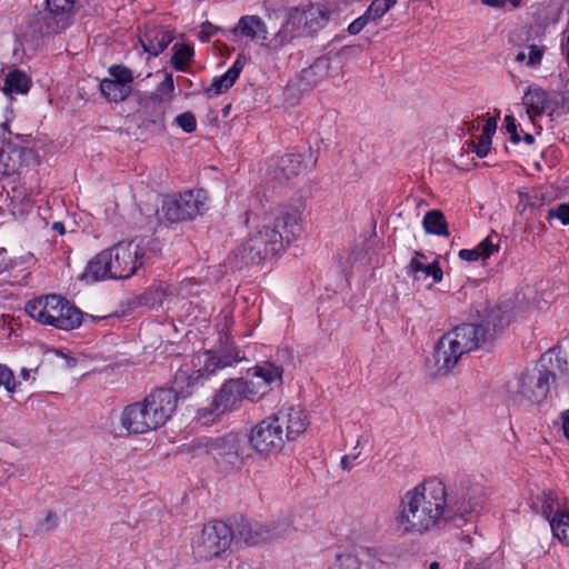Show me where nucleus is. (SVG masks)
Masks as SVG:
<instances>
[{
	"label": "nucleus",
	"mask_w": 569,
	"mask_h": 569,
	"mask_svg": "<svg viewBox=\"0 0 569 569\" xmlns=\"http://www.w3.org/2000/svg\"><path fill=\"white\" fill-rule=\"evenodd\" d=\"M442 480L425 479L405 491L393 511L392 523L405 537H422L445 527Z\"/></svg>",
	"instance_id": "f257e3e1"
},
{
	"label": "nucleus",
	"mask_w": 569,
	"mask_h": 569,
	"mask_svg": "<svg viewBox=\"0 0 569 569\" xmlns=\"http://www.w3.org/2000/svg\"><path fill=\"white\" fill-rule=\"evenodd\" d=\"M508 325L500 309H492L480 325L463 323L443 335L436 345L435 359L439 373L450 372L460 358L492 341Z\"/></svg>",
	"instance_id": "f03ea898"
},
{
	"label": "nucleus",
	"mask_w": 569,
	"mask_h": 569,
	"mask_svg": "<svg viewBox=\"0 0 569 569\" xmlns=\"http://www.w3.org/2000/svg\"><path fill=\"white\" fill-rule=\"evenodd\" d=\"M143 248L133 241H120L97 253L87 264L84 279H128L142 266Z\"/></svg>",
	"instance_id": "7ed1b4c3"
},
{
	"label": "nucleus",
	"mask_w": 569,
	"mask_h": 569,
	"mask_svg": "<svg viewBox=\"0 0 569 569\" xmlns=\"http://www.w3.org/2000/svg\"><path fill=\"white\" fill-rule=\"evenodd\" d=\"M24 310L36 322L71 331L82 323V311L60 295H43L29 300Z\"/></svg>",
	"instance_id": "20e7f679"
},
{
	"label": "nucleus",
	"mask_w": 569,
	"mask_h": 569,
	"mask_svg": "<svg viewBox=\"0 0 569 569\" xmlns=\"http://www.w3.org/2000/svg\"><path fill=\"white\" fill-rule=\"evenodd\" d=\"M282 251L281 237L272 228V217L253 219L246 240L233 250L239 266H249L276 256Z\"/></svg>",
	"instance_id": "39448f33"
},
{
	"label": "nucleus",
	"mask_w": 569,
	"mask_h": 569,
	"mask_svg": "<svg viewBox=\"0 0 569 569\" xmlns=\"http://www.w3.org/2000/svg\"><path fill=\"white\" fill-rule=\"evenodd\" d=\"M330 18V10L325 3H308L291 8L288 11L286 23L278 31L274 41L284 46L292 39L303 36H312L322 29Z\"/></svg>",
	"instance_id": "423d86ee"
},
{
	"label": "nucleus",
	"mask_w": 569,
	"mask_h": 569,
	"mask_svg": "<svg viewBox=\"0 0 569 569\" xmlns=\"http://www.w3.org/2000/svg\"><path fill=\"white\" fill-rule=\"evenodd\" d=\"M442 502L446 526L458 520L463 522L473 521L485 508L487 499L483 489L478 486L462 487L449 495L442 481Z\"/></svg>",
	"instance_id": "0eeeda50"
},
{
	"label": "nucleus",
	"mask_w": 569,
	"mask_h": 569,
	"mask_svg": "<svg viewBox=\"0 0 569 569\" xmlns=\"http://www.w3.org/2000/svg\"><path fill=\"white\" fill-rule=\"evenodd\" d=\"M232 541V527L221 520L210 521L192 538V553L198 560H211L224 553Z\"/></svg>",
	"instance_id": "6e6552de"
},
{
	"label": "nucleus",
	"mask_w": 569,
	"mask_h": 569,
	"mask_svg": "<svg viewBox=\"0 0 569 569\" xmlns=\"http://www.w3.org/2000/svg\"><path fill=\"white\" fill-rule=\"evenodd\" d=\"M552 382L553 372L539 363L519 376L513 392L520 402L540 403L548 397Z\"/></svg>",
	"instance_id": "1a4fd4ad"
},
{
	"label": "nucleus",
	"mask_w": 569,
	"mask_h": 569,
	"mask_svg": "<svg viewBox=\"0 0 569 569\" xmlns=\"http://www.w3.org/2000/svg\"><path fill=\"white\" fill-rule=\"evenodd\" d=\"M150 431L164 426L177 409L178 395L172 389L159 388L138 401Z\"/></svg>",
	"instance_id": "9d476101"
},
{
	"label": "nucleus",
	"mask_w": 569,
	"mask_h": 569,
	"mask_svg": "<svg viewBox=\"0 0 569 569\" xmlns=\"http://www.w3.org/2000/svg\"><path fill=\"white\" fill-rule=\"evenodd\" d=\"M202 190H189L163 201L162 212L167 220L179 222L196 218L204 208Z\"/></svg>",
	"instance_id": "9b49d317"
},
{
	"label": "nucleus",
	"mask_w": 569,
	"mask_h": 569,
	"mask_svg": "<svg viewBox=\"0 0 569 569\" xmlns=\"http://www.w3.org/2000/svg\"><path fill=\"white\" fill-rule=\"evenodd\" d=\"M249 442L252 449L261 455L280 451L286 442L282 423H278L274 416L261 420L251 429Z\"/></svg>",
	"instance_id": "f8f14e48"
},
{
	"label": "nucleus",
	"mask_w": 569,
	"mask_h": 569,
	"mask_svg": "<svg viewBox=\"0 0 569 569\" xmlns=\"http://www.w3.org/2000/svg\"><path fill=\"white\" fill-rule=\"evenodd\" d=\"M133 72L122 64L108 69V77L100 81V92L109 102L124 101L132 92Z\"/></svg>",
	"instance_id": "ddd939ff"
},
{
	"label": "nucleus",
	"mask_w": 569,
	"mask_h": 569,
	"mask_svg": "<svg viewBox=\"0 0 569 569\" xmlns=\"http://www.w3.org/2000/svg\"><path fill=\"white\" fill-rule=\"evenodd\" d=\"M240 438L237 433L230 432L220 437H202L192 442V448L198 453L219 456H238Z\"/></svg>",
	"instance_id": "4468645a"
},
{
	"label": "nucleus",
	"mask_w": 569,
	"mask_h": 569,
	"mask_svg": "<svg viewBox=\"0 0 569 569\" xmlns=\"http://www.w3.org/2000/svg\"><path fill=\"white\" fill-rule=\"evenodd\" d=\"M272 228L278 230L281 237V249L296 241L302 232L301 212L295 208L281 209L276 218H272Z\"/></svg>",
	"instance_id": "2eb2a0df"
},
{
	"label": "nucleus",
	"mask_w": 569,
	"mask_h": 569,
	"mask_svg": "<svg viewBox=\"0 0 569 569\" xmlns=\"http://www.w3.org/2000/svg\"><path fill=\"white\" fill-rule=\"evenodd\" d=\"M44 24L48 33H59L71 24L74 0H46Z\"/></svg>",
	"instance_id": "dca6fc26"
},
{
	"label": "nucleus",
	"mask_w": 569,
	"mask_h": 569,
	"mask_svg": "<svg viewBox=\"0 0 569 569\" xmlns=\"http://www.w3.org/2000/svg\"><path fill=\"white\" fill-rule=\"evenodd\" d=\"M317 163V156L313 151L302 154H286L282 156L276 166L278 177L283 179H291L302 172L312 170Z\"/></svg>",
	"instance_id": "f3484780"
},
{
	"label": "nucleus",
	"mask_w": 569,
	"mask_h": 569,
	"mask_svg": "<svg viewBox=\"0 0 569 569\" xmlns=\"http://www.w3.org/2000/svg\"><path fill=\"white\" fill-rule=\"evenodd\" d=\"M273 416L278 418V423L286 426L284 439L287 440H295L306 431L309 425L306 412L299 406L284 408Z\"/></svg>",
	"instance_id": "a211bd4d"
},
{
	"label": "nucleus",
	"mask_w": 569,
	"mask_h": 569,
	"mask_svg": "<svg viewBox=\"0 0 569 569\" xmlns=\"http://www.w3.org/2000/svg\"><path fill=\"white\" fill-rule=\"evenodd\" d=\"M243 359L244 357L236 348L230 349L222 355H217L213 351H204L198 357L199 363L202 365L200 369L203 371L206 377L216 373L218 370L233 366Z\"/></svg>",
	"instance_id": "6ab92c4d"
},
{
	"label": "nucleus",
	"mask_w": 569,
	"mask_h": 569,
	"mask_svg": "<svg viewBox=\"0 0 569 569\" xmlns=\"http://www.w3.org/2000/svg\"><path fill=\"white\" fill-rule=\"evenodd\" d=\"M523 104L526 107L527 114L531 121H535L537 117L548 112L549 116L553 117L558 109L552 108L549 104V94L537 86H530L523 94Z\"/></svg>",
	"instance_id": "aec40b11"
},
{
	"label": "nucleus",
	"mask_w": 569,
	"mask_h": 569,
	"mask_svg": "<svg viewBox=\"0 0 569 569\" xmlns=\"http://www.w3.org/2000/svg\"><path fill=\"white\" fill-rule=\"evenodd\" d=\"M248 376L270 392L274 387L282 385L283 368L270 361H262L248 369Z\"/></svg>",
	"instance_id": "412c9836"
},
{
	"label": "nucleus",
	"mask_w": 569,
	"mask_h": 569,
	"mask_svg": "<svg viewBox=\"0 0 569 569\" xmlns=\"http://www.w3.org/2000/svg\"><path fill=\"white\" fill-rule=\"evenodd\" d=\"M173 40L169 30L157 26H147L140 37V43L146 52L151 56L160 54Z\"/></svg>",
	"instance_id": "4be33fe9"
},
{
	"label": "nucleus",
	"mask_w": 569,
	"mask_h": 569,
	"mask_svg": "<svg viewBox=\"0 0 569 569\" xmlns=\"http://www.w3.org/2000/svg\"><path fill=\"white\" fill-rule=\"evenodd\" d=\"M119 423L129 435L150 432L148 422L138 401L122 409L119 415Z\"/></svg>",
	"instance_id": "5701e85b"
},
{
	"label": "nucleus",
	"mask_w": 569,
	"mask_h": 569,
	"mask_svg": "<svg viewBox=\"0 0 569 569\" xmlns=\"http://www.w3.org/2000/svg\"><path fill=\"white\" fill-rule=\"evenodd\" d=\"M233 540L244 546H259L263 543L262 521L241 519L236 523Z\"/></svg>",
	"instance_id": "b1692460"
},
{
	"label": "nucleus",
	"mask_w": 569,
	"mask_h": 569,
	"mask_svg": "<svg viewBox=\"0 0 569 569\" xmlns=\"http://www.w3.org/2000/svg\"><path fill=\"white\" fill-rule=\"evenodd\" d=\"M217 411L227 412L238 408L243 401L236 379L226 381L212 398Z\"/></svg>",
	"instance_id": "393cba45"
},
{
	"label": "nucleus",
	"mask_w": 569,
	"mask_h": 569,
	"mask_svg": "<svg viewBox=\"0 0 569 569\" xmlns=\"http://www.w3.org/2000/svg\"><path fill=\"white\" fill-rule=\"evenodd\" d=\"M295 532L292 521L288 517H279L262 521L263 543H272L289 538Z\"/></svg>",
	"instance_id": "a878e982"
},
{
	"label": "nucleus",
	"mask_w": 569,
	"mask_h": 569,
	"mask_svg": "<svg viewBox=\"0 0 569 569\" xmlns=\"http://www.w3.org/2000/svg\"><path fill=\"white\" fill-rule=\"evenodd\" d=\"M426 259L427 257L422 252L415 251L407 267L408 274L412 276L413 279L418 280V273L422 272L426 277H432L433 282H440L443 278V272L439 264V261H433L432 263L426 264Z\"/></svg>",
	"instance_id": "bb28decb"
},
{
	"label": "nucleus",
	"mask_w": 569,
	"mask_h": 569,
	"mask_svg": "<svg viewBox=\"0 0 569 569\" xmlns=\"http://www.w3.org/2000/svg\"><path fill=\"white\" fill-rule=\"evenodd\" d=\"M31 88V78L20 69L10 70L3 79L2 92L13 99L14 94H26Z\"/></svg>",
	"instance_id": "cd10ccee"
},
{
	"label": "nucleus",
	"mask_w": 569,
	"mask_h": 569,
	"mask_svg": "<svg viewBox=\"0 0 569 569\" xmlns=\"http://www.w3.org/2000/svg\"><path fill=\"white\" fill-rule=\"evenodd\" d=\"M243 68V63L240 59H237L233 64L219 78H216L211 86L206 90V94L209 98L217 97L227 90H229Z\"/></svg>",
	"instance_id": "c85d7f7f"
},
{
	"label": "nucleus",
	"mask_w": 569,
	"mask_h": 569,
	"mask_svg": "<svg viewBox=\"0 0 569 569\" xmlns=\"http://www.w3.org/2000/svg\"><path fill=\"white\" fill-rule=\"evenodd\" d=\"M237 29L240 31L242 36L250 38L252 40L267 39L266 24L257 16L242 17L238 22Z\"/></svg>",
	"instance_id": "c756f323"
},
{
	"label": "nucleus",
	"mask_w": 569,
	"mask_h": 569,
	"mask_svg": "<svg viewBox=\"0 0 569 569\" xmlns=\"http://www.w3.org/2000/svg\"><path fill=\"white\" fill-rule=\"evenodd\" d=\"M422 226L427 233L438 237L449 236L446 217L440 210L428 211L423 217Z\"/></svg>",
	"instance_id": "7c9ffc66"
},
{
	"label": "nucleus",
	"mask_w": 569,
	"mask_h": 569,
	"mask_svg": "<svg viewBox=\"0 0 569 569\" xmlns=\"http://www.w3.org/2000/svg\"><path fill=\"white\" fill-rule=\"evenodd\" d=\"M330 61L327 58L317 59L308 69L302 71V79L309 86H317L329 77Z\"/></svg>",
	"instance_id": "2f4dec72"
},
{
	"label": "nucleus",
	"mask_w": 569,
	"mask_h": 569,
	"mask_svg": "<svg viewBox=\"0 0 569 569\" xmlns=\"http://www.w3.org/2000/svg\"><path fill=\"white\" fill-rule=\"evenodd\" d=\"M552 536L563 546L569 547V511L556 513L550 520Z\"/></svg>",
	"instance_id": "473e14b6"
},
{
	"label": "nucleus",
	"mask_w": 569,
	"mask_h": 569,
	"mask_svg": "<svg viewBox=\"0 0 569 569\" xmlns=\"http://www.w3.org/2000/svg\"><path fill=\"white\" fill-rule=\"evenodd\" d=\"M238 382V386L241 391V397L243 400H248L251 402L259 401L263 396H266L268 392L266 391L264 387L260 385L256 379H236Z\"/></svg>",
	"instance_id": "72a5a7b5"
},
{
	"label": "nucleus",
	"mask_w": 569,
	"mask_h": 569,
	"mask_svg": "<svg viewBox=\"0 0 569 569\" xmlns=\"http://www.w3.org/2000/svg\"><path fill=\"white\" fill-rule=\"evenodd\" d=\"M533 507L537 511L541 512L549 522L556 513H559L557 498L551 492H541L538 495Z\"/></svg>",
	"instance_id": "f704fd0d"
},
{
	"label": "nucleus",
	"mask_w": 569,
	"mask_h": 569,
	"mask_svg": "<svg viewBox=\"0 0 569 569\" xmlns=\"http://www.w3.org/2000/svg\"><path fill=\"white\" fill-rule=\"evenodd\" d=\"M527 53L525 51H520L516 56V61L521 63L526 61V64L529 68H538L541 66L543 56L547 51L546 46L539 44H529L527 48Z\"/></svg>",
	"instance_id": "c9c22d12"
},
{
	"label": "nucleus",
	"mask_w": 569,
	"mask_h": 569,
	"mask_svg": "<svg viewBox=\"0 0 569 569\" xmlns=\"http://www.w3.org/2000/svg\"><path fill=\"white\" fill-rule=\"evenodd\" d=\"M360 551L346 550L338 553L329 569H361Z\"/></svg>",
	"instance_id": "e433bc0d"
},
{
	"label": "nucleus",
	"mask_w": 569,
	"mask_h": 569,
	"mask_svg": "<svg viewBox=\"0 0 569 569\" xmlns=\"http://www.w3.org/2000/svg\"><path fill=\"white\" fill-rule=\"evenodd\" d=\"M193 57V48L186 43H176L173 46V54L171 58L172 66L176 70H186L189 61Z\"/></svg>",
	"instance_id": "4c0bfd02"
},
{
	"label": "nucleus",
	"mask_w": 569,
	"mask_h": 569,
	"mask_svg": "<svg viewBox=\"0 0 569 569\" xmlns=\"http://www.w3.org/2000/svg\"><path fill=\"white\" fill-rule=\"evenodd\" d=\"M397 0H373L366 10L371 21H376L383 17L395 4Z\"/></svg>",
	"instance_id": "58836bf2"
},
{
	"label": "nucleus",
	"mask_w": 569,
	"mask_h": 569,
	"mask_svg": "<svg viewBox=\"0 0 569 569\" xmlns=\"http://www.w3.org/2000/svg\"><path fill=\"white\" fill-rule=\"evenodd\" d=\"M476 248L481 259H487L491 257L499 249V236L496 232H492L487 238H485Z\"/></svg>",
	"instance_id": "ea45409f"
},
{
	"label": "nucleus",
	"mask_w": 569,
	"mask_h": 569,
	"mask_svg": "<svg viewBox=\"0 0 569 569\" xmlns=\"http://www.w3.org/2000/svg\"><path fill=\"white\" fill-rule=\"evenodd\" d=\"M204 378H207L206 375L199 368L191 372H188L187 370H179L176 373L174 380H176V383L186 382L187 388H192V387L197 386Z\"/></svg>",
	"instance_id": "a19ab883"
},
{
	"label": "nucleus",
	"mask_w": 569,
	"mask_h": 569,
	"mask_svg": "<svg viewBox=\"0 0 569 569\" xmlns=\"http://www.w3.org/2000/svg\"><path fill=\"white\" fill-rule=\"evenodd\" d=\"M549 104L558 109L553 116L565 114L569 112V94L567 92H553L549 94Z\"/></svg>",
	"instance_id": "79ce46f5"
},
{
	"label": "nucleus",
	"mask_w": 569,
	"mask_h": 569,
	"mask_svg": "<svg viewBox=\"0 0 569 569\" xmlns=\"http://www.w3.org/2000/svg\"><path fill=\"white\" fill-rule=\"evenodd\" d=\"M224 412L216 410L214 400L198 410L197 418L202 425H211L216 422Z\"/></svg>",
	"instance_id": "37998d69"
},
{
	"label": "nucleus",
	"mask_w": 569,
	"mask_h": 569,
	"mask_svg": "<svg viewBox=\"0 0 569 569\" xmlns=\"http://www.w3.org/2000/svg\"><path fill=\"white\" fill-rule=\"evenodd\" d=\"M199 288L200 284L196 279H183L178 283V297L189 298L192 296H198L200 293Z\"/></svg>",
	"instance_id": "c03bdc74"
},
{
	"label": "nucleus",
	"mask_w": 569,
	"mask_h": 569,
	"mask_svg": "<svg viewBox=\"0 0 569 569\" xmlns=\"http://www.w3.org/2000/svg\"><path fill=\"white\" fill-rule=\"evenodd\" d=\"M174 90V83L172 74L167 73L164 79L158 84L156 96L161 97L162 100H170Z\"/></svg>",
	"instance_id": "a18cd8bd"
},
{
	"label": "nucleus",
	"mask_w": 569,
	"mask_h": 569,
	"mask_svg": "<svg viewBox=\"0 0 569 569\" xmlns=\"http://www.w3.org/2000/svg\"><path fill=\"white\" fill-rule=\"evenodd\" d=\"M547 219H558L562 224H569V204L560 203L557 207L550 208L547 213Z\"/></svg>",
	"instance_id": "49530a36"
},
{
	"label": "nucleus",
	"mask_w": 569,
	"mask_h": 569,
	"mask_svg": "<svg viewBox=\"0 0 569 569\" xmlns=\"http://www.w3.org/2000/svg\"><path fill=\"white\" fill-rule=\"evenodd\" d=\"M177 124L187 133H191L197 129V120L192 112L186 111L176 117Z\"/></svg>",
	"instance_id": "de8ad7c7"
},
{
	"label": "nucleus",
	"mask_w": 569,
	"mask_h": 569,
	"mask_svg": "<svg viewBox=\"0 0 569 569\" xmlns=\"http://www.w3.org/2000/svg\"><path fill=\"white\" fill-rule=\"evenodd\" d=\"M1 386L9 392H12L16 389L13 372L6 365H0V387Z\"/></svg>",
	"instance_id": "09e8293b"
},
{
	"label": "nucleus",
	"mask_w": 569,
	"mask_h": 569,
	"mask_svg": "<svg viewBox=\"0 0 569 569\" xmlns=\"http://www.w3.org/2000/svg\"><path fill=\"white\" fill-rule=\"evenodd\" d=\"M519 201L516 204V210L519 213H525L529 208L537 206V198L527 193V192H518Z\"/></svg>",
	"instance_id": "8fccbe9b"
},
{
	"label": "nucleus",
	"mask_w": 569,
	"mask_h": 569,
	"mask_svg": "<svg viewBox=\"0 0 569 569\" xmlns=\"http://www.w3.org/2000/svg\"><path fill=\"white\" fill-rule=\"evenodd\" d=\"M491 148V138L487 136H480L478 142H473V150L479 158H485Z\"/></svg>",
	"instance_id": "3c124183"
},
{
	"label": "nucleus",
	"mask_w": 569,
	"mask_h": 569,
	"mask_svg": "<svg viewBox=\"0 0 569 569\" xmlns=\"http://www.w3.org/2000/svg\"><path fill=\"white\" fill-rule=\"evenodd\" d=\"M59 518L57 513L49 511L42 520L39 521L38 527L42 531H50L58 526Z\"/></svg>",
	"instance_id": "603ef678"
},
{
	"label": "nucleus",
	"mask_w": 569,
	"mask_h": 569,
	"mask_svg": "<svg viewBox=\"0 0 569 569\" xmlns=\"http://www.w3.org/2000/svg\"><path fill=\"white\" fill-rule=\"evenodd\" d=\"M370 21H371L370 18L365 12L362 16H360L359 18H357L349 24V27H348L349 33L358 34Z\"/></svg>",
	"instance_id": "864d4df0"
},
{
	"label": "nucleus",
	"mask_w": 569,
	"mask_h": 569,
	"mask_svg": "<svg viewBox=\"0 0 569 569\" xmlns=\"http://www.w3.org/2000/svg\"><path fill=\"white\" fill-rule=\"evenodd\" d=\"M505 123H506L507 132L510 133L511 141L513 143H518L521 140V138L517 132V124H516V119L513 118V116H510V114L506 116Z\"/></svg>",
	"instance_id": "5fc2aeb1"
},
{
	"label": "nucleus",
	"mask_w": 569,
	"mask_h": 569,
	"mask_svg": "<svg viewBox=\"0 0 569 569\" xmlns=\"http://www.w3.org/2000/svg\"><path fill=\"white\" fill-rule=\"evenodd\" d=\"M218 30H219L218 27L213 26L209 21H206V22L201 23V26H200L199 38L202 41H208Z\"/></svg>",
	"instance_id": "6e6d98bb"
},
{
	"label": "nucleus",
	"mask_w": 569,
	"mask_h": 569,
	"mask_svg": "<svg viewBox=\"0 0 569 569\" xmlns=\"http://www.w3.org/2000/svg\"><path fill=\"white\" fill-rule=\"evenodd\" d=\"M459 258L465 261H476L480 259V254L477 248L473 249H461L458 253Z\"/></svg>",
	"instance_id": "4d7b16f0"
},
{
	"label": "nucleus",
	"mask_w": 569,
	"mask_h": 569,
	"mask_svg": "<svg viewBox=\"0 0 569 569\" xmlns=\"http://www.w3.org/2000/svg\"><path fill=\"white\" fill-rule=\"evenodd\" d=\"M159 295L161 297H178V284L161 283L159 286Z\"/></svg>",
	"instance_id": "13d9d810"
},
{
	"label": "nucleus",
	"mask_w": 569,
	"mask_h": 569,
	"mask_svg": "<svg viewBox=\"0 0 569 569\" xmlns=\"http://www.w3.org/2000/svg\"><path fill=\"white\" fill-rule=\"evenodd\" d=\"M497 129V121L495 118H489L483 127L482 136L492 138Z\"/></svg>",
	"instance_id": "bf43d9fd"
},
{
	"label": "nucleus",
	"mask_w": 569,
	"mask_h": 569,
	"mask_svg": "<svg viewBox=\"0 0 569 569\" xmlns=\"http://www.w3.org/2000/svg\"><path fill=\"white\" fill-rule=\"evenodd\" d=\"M560 418L563 435L569 440V409L563 411Z\"/></svg>",
	"instance_id": "052dcab7"
},
{
	"label": "nucleus",
	"mask_w": 569,
	"mask_h": 569,
	"mask_svg": "<svg viewBox=\"0 0 569 569\" xmlns=\"http://www.w3.org/2000/svg\"><path fill=\"white\" fill-rule=\"evenodd\" d=\"M357 457H358L357 455H355V456L348 455V456L342 457V459H341L342 468L345 470H350L352 468L353 461L357 459Z\"/></svg>",
	"instance_id": "680f3d73"
},
{
	"label": "nucleus",
	"mask_w": 569,
	"mask_h": 569,
	"mask_svg": "<svg viewBox=\"0 0 569 569\" xmlns=\"http://www.w3.org/2000/svg\"><path fill=\"white\" fill-rule=\"evenodd\" d=\"M482 4L495 8L502 9L505 7L503 0H480Z\"/></svg>",
	"instance_id": "e2e57ef3"
},
{
	"label": "nucleus",
	"mask_w": 569,
	"mask_h": 569,
	"mask_svg": "<svg viewBox=\"0 0 569 569\" xmlns=\"http://www.w3.org/2000/svg\"><path fill=\"white\" fill-rule=\"evenodd\" d=\"M6 249H0V274L9 268V264L6 261Z\"/></svg>",
	"instance_id": "0e129e2a"
},
{
	"label": "nucleus",
	"mask_w": 569,
	"mask_h": 569,
	"mask_svg": "<svg viewBox=\"0 0 569 569\" xmlns=\"http://www.w3.org/2000/svg\"><path fill=\"white\" fill-rule=\"evenodd\" d=\"M1 129L4 133L11 134L9 118H7V120L3 123H1Z\"/></svg>",
	"instance_id": "69168bd1"
},
{
	"label": "nucleus",
	"mask_w": 569,
	"mask_h": 569,
	"mask_svg": "<svg viewBox=\"0 0 569 569\" xmlns=\"http://www.w3.org/2000/svg\"><path fill=\"white\" fill-rule=\"evenodd\" d=\"M503 1H505V3L506 2L510 3L513 9L519 8L522 2V0H503Z\"/></svg>",
	"instance_id": "338daca9"
},
{
	"label": "nucleus",
	"mask_w": 569,
	"mask_h": 569,
	"mask_svg": "<svg viewBox=\"0 0 569 569\" xmlns=\"http://www.w3.org/2000/svg\"><path fill=\"white\" fill-rule=\"evenodd\" d=\"M66 359H67L68 367L71 368V367L76 366L77 361L74 358L66 357Z\"/></svg>",
	"instance_id": "774afa93"
}]
</instances>
